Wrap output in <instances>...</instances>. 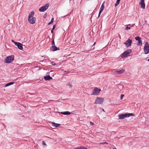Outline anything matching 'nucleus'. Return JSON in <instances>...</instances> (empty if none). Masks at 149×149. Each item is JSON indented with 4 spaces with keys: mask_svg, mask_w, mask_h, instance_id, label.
Listing matches in <instances>:
<instances>
[{
    "mask_svg": "<svg viewBox=\"0 0 149 149\" xmlns=\"http://www.w3.org/2000/svg\"><path fill=\"white\" fill-rule=\"evenodd\" d=\"M14 56L13 55L8 56L5 59V62L6 63H10L14 60Z\"/></svg>",
    "mask_w": 149,
    "mask_h": 149,
    "instance_id": "2",
    "label": "nucleus"
},
{
    "mask_svg": "<svg viewBox=\"0 0 149 149\" xmlns=\"http://www.w3.org/2000/svg\"><path fill=\"white\" fill-rule=\"evenodd\" d=\"M144 47L149 48V45L148 42H146L145 45Z\"/></svg>",
    "mask_w": 149,
    "mask_h": 149,
    "instance_id": "22",
    "label": "nucleus"
},
{
    "mask_svg": "<svg viewBox=\"0 0 149 149\" xmlns=\"http://www.w3.org/2000/svg\"><path fill=\"white\" fill-rule=\"evenodd\" d=\"M55 45V43L54 40H53L52 43V46Z\"/></svg>",
    "mask_w": 149,
    "mask_h": 149,
    "instance_id": "29",
    "label": "nucleus"
},
{
    "mask_svg": "<svg viewBox=\"0 0 149 149\" xmlns=\"http://www.w3.org/2000/svg\"><path fill=\"white\" fill-rule=\"evenodd\" d=\"M125 71V70L123 69L119 70H114L112 71V73L115 74H121L123 73Z\"/></svg>",
    "mask_w": 149,
    "mask_h": 149,
    "instance_id": "8",
    "label": "nucleus"
},
{
    "mask_svg": "<svg viewBox=\"0 0 149 149\" xmlns=\"http://www.w3.org/2000/svg\"><path fill=\"white\" fill-rule=\"evenodd\" d=\"M49 6V4L47 3L45 4L39 9V11L40 12H44L48 9Z\"/></svg>",
    "mask_w": 149,
    "mask_h": 149,
    "instance_id": "5",
    "label": "nucleus"
},
{
    "mask_svg": "<svg viewBox=\"0 0 149 149\" xmlns=\"http://www.w3.org/2000/svg\"><path fill=\"white\" fill-rule=\"evenodd\" d=\"M103 111H104V110L103 109Z\"/></svg>",
    "mask_w": 149,
    "mask_h": 149,
    "instance_id": "38",
    "label": "nucleus"
},
{
    "mask_svg": "<svg viewBox=\"0 0 149 149\" xmlns=\"http://www.w3.org/2000/svg\"><path fill=\"white\" fill-rule=\"evenodd\" d=\"M132 42V40L130 39H129L126 41L125 43H124V44L127 47H128L131 45Z\"/></svg>",
    "mask_w": 149,
    "mask_h": 149,
    "instance_id": "9",
    "label": "nucleus"
},
{
    "mask_svg": "<svg viewBox=\"0 0 149 149\" xmlns=\"http://www.w3.org/2000/svg\"><path fill=\"white\" fill-rule=\"evenodd\" d=\"M144 51L145 53L146 54H148L149 52V48L144 47Z\"/></svg>",
    "mask_w": 149,
    "mask_h": 149,
    "instance_id": "17",
    "label": "nucleus"
},
{
    "mask_svg": "<svg viewBox=\"0 0 149 149\" xmlns=\"http://www.w3.org/2000/svg\"><path fill=\"white\" fill-rule=\"evenodd\" d=\"M101 91L100 89L98 88L97 87H95L92 93V95H97Z\"/></svg>",
    "mask_w": 149,
    "mask_h": 149,
    "instance_id": "6",
    "label": "nucleus"
},
{
    "mask_svg": "<svg viewBox=\"0 0 149 149\" xmlns=\"http://www.w3.org/2000/svg\"><path fill=\"white\" fill-rule=\"evenodd\" d=\"M14 83L13 82H10L9 83H8L6 84V85L5 86V87H6L10 85L13 84Z\"/></svg>",
    "mask_w": 149,
    "mask_h": 149,
    "instance_id": "20",
    "label": "nucleus"
},
{
    "mask_svg": "<svg viewBox=\"0 0 149 149\" xmlns=\"http://www.w3.org/2000/svg\"><path fill=\"white\" fill-rule=\"evenodd\" d=\"M56 27V25H54L53 26V30H54Z\"/></svg>",
    "mask_w": 149,
    "mask_h": 149,
    "instance_id": "33",
    "label": "nucleus"
},
{
    "mask_svg": "<svg viewBox=\"0 0 149 149\" xmlns=\"http://www.w3.org/2000/svg\"><path fill=\"white\" fill-rule=\"evenodd\" d=\"M96 42H94V44H93V46L94 45H95V44H96Z\"/></svg>",
    "mask_w": 149,
    "mask_h": 149,
    "instance_id": "36",
    "label": "nucleus"
},
{
    "mask_svg": "<svg viewBox=\"0 0 149 149\" xmlns=\"http://www.w3.org/2000/svg\"><path fill=\"white\" fill-rule=\"evenodd\" d=\"M90 123L91 125H93L94 124L91 121H90Z\"/></svg>",
    "mask_w": 149,
    "mask_h": 149,
    "instance_id": "32",
    "label": "nucleus"
},
{
    "mask_svg": "<svg viewBox=\"0 0 149 149\" xmlns=\"http://www.w3.org/2000/svg\"><path fill=\"white\" fill-rule=\"evenodd\" d=\"M132 52V50L130 49H128L123 53L122 54V57L123 58L126 57L128 56Z\"/></svg>",
    "mask_w": 149,
    "mask_h": 149,
    "instance_id": "4",
    "label": "nucleus"
},
{
    "mask_svg": "<svg viewBox=\"0 0 149 149\" xmlns=\"http://www.w3.org/2000/svg\"><path fill=\"white\" fill-rule=\"evenodd\" d=\"M124 96V95L122 94L121 95L120 97V99L121 100H122L123 99V97Z\"/></svg>",
    "mask_w": 149,
    "mask_h": 149,
    "instance_id": "25",
    "label": "nucleus"
},
{
    "mask_svg": "<svg viewBox=\"0 0 149 149\" xmlns=\"http://www.w3.org/2000/svg\"><path fill=\"white\" fill-rule=\"evenodd\" d=\"M53 29H52V30H51V33H53Z\"/></svg>",
    "mask_w": 149,
    "mask_h": 149,
    "instance_id": "35",
    "label": "nucleus"
},
{
    "mask_svg": "<svg viewBox=\"0 0 149 149\" xmlns=\"http://www.w3.org/2000/svg\"><path fill=\"white\" fill-rule=\"evenodd\" d=\"M135 39L138 41L139 44H142V41L141 40V38L140 37H136L135 38Z\"/></svg>",
    "mask_w": 149,
    "mask_h": 149,
    "instance_id": "14",
    "label": "nucleus"
},
{
    "mask_svg": "<svg viewBox=\"0 0 149 149\" xmlns=\"http://www.w3.org/2000/svg\"><path fill=\"white\" fill-rule=\"evenodd\" d=\"M104 100V98L98 97L97 98L95 102V104H102Z\"/></svg>",
    "mask_w": 149,
    "mask_h": 149,
    "instance_id": "3",
    "label": "nucleus"
},
{
    "mask_svg": "<svg viewBox=\"0 0 149 149\" xmlns=\"http://www.w3.org/2000/svg\"><path fill=\"white\" fill-rule=\"evenodd\" d=\"M11 41L12 42L14 43L15 44V42H15L13 40H12Z\"/></svg>",
    "mask_w": 149,
    "mask_h": 149,
    "instance_id": "34",
    "label": "nucleus"
},
{
    "mask_svg": "<svg viewBox=\"0 0 149 149\" xmlns=\"http://www.w3.org/2000/svg\"><path fill=\"white\" fill-rule=\"evenodd\" d=\"M148 61H149V58L148 59Z\"/></svg>",
    "mask_w": 149,
    "mask_h": 149,
    "instance_id": "39",
    "label": "nucleus"
},
{
    "mask_svg": "<svg viewBox=\"0 0 149 149\" xmlns=\"http://www.w3.org/2000/svg\"><path fill=\"white\" fill-rule=\"evenodd\" d=\"M44 78L46 80H49L52 79V77L49 75H47L44 77Z\"/></svg>",
    "mask_w": 149,
    "mask_h": 149,
    "instance_id": "15",
    "label": "nucleus"
},
{
    "mask_svg": "<svg viewBox=\"0 0 149 149\" xmlns=\"http://www.w3.org/2000/svg\"><path fill=\"white\" fill-rule=\"evenodd\" d=\"M15 45L20 50L23 49V48L22 47V45L21 43L19 42H15Z\"/></svg>",
    "mask_w": 149,
    "mask_h": 149,
    "instance_id": "10",
    "label": "nucleus"
},
{
    "mask_svg": "<svg viewBox=\"0 0 149 149\" xmlns=\"http://www.w3.org/2000/svg\"><path fill=\"white\" fill-rule=\"evenodd\" d=\"M120 0H117L116 3L115 5V7L117 6L119 3Z\"/></svg>",
    "mask_w": 149,
    "mask_h": 149,
    "instance_id": "21",
    "label": "nucleus"
},
{
    "mask_svg": "<svg viewBox=\"0 0 149 149\" xmlns=\"http://www.w3.org/2000/svg\"><path fill=\"white\" fill-rule=\"evenodd\" d=\"M61 113L65 115H68L71 114V113L68 111L61 112Z\"/></svg>",
    "mask_w": 149,
    "mask_h": 149,
    "instance_id": "18",
    "label": "nucleus"
},
{
    "mask_svg": "<svg viewBox=\"0 0 149 149\" xmlns=\"http://www.w3.org/2000/svg\"><path fill=\"white\" fill-rule=\"evenodd\" d=\"M68 85L69 86V87L70 88H71L72 86V85L70 84H68Z\"/></svg>",
    "mask_w": 149,
    "mask_h": 149,
    "instance_id": "30",
    "label": "nucleus"
},
{
    "mask_svg": "<svg viewBox=\"0 0 149 149\" xmlns=\"http://www.w3.org/2000/svg\"><path fill=\"white\" fill-rule=\"evenodd\" d=\"M104 3H105V2H104L103 3V4H102V5L101 6V8H100V12H99V15H98V17H100L101 14V13H102V12L103 10L104 9Z\"/></svg>",
    "mask_w": 149,
    "mask_h": 149,
    "instance_id": "11",
    "label": "nucleus"
},
{
    "mask_svg": "<svg viewBox=\"0 0 149 149\" xmlns=\"http://www.w3.org/2000/svg\"><path fill=\"white\" fill-rule=\"evenodd\" d=\"M34 12L33 11H32L30 12L28 16V18H29L30 17H33V16L34 15Z\"/></svg>",
    "mask_w": 149,
    "mask_h": 149,
    "instance_id": "16",
    "label": "nucleus"
},
{
    "mask_svg": "<svg viewBox=\"0 0 149 149\" xmlns=\"http://www.w3.org/2000/svg\"><path fill=\"white\" fill-rule=\"evenodd\" d=\"M130 29V27L127 26V27H126L125 28V30H127Z\"/></svg>",
    "mask_w": 149,
    "mask_h": 149,
    "instance_id": "26",
    "label": "nucleus"
},
{
    "mask_svg": "<svg viewBox=\"0 0 149 149\" xmlns=\"http://www.w3.org/2000/svg\"><path fill=\"white\" fill-rule=\"evenodd\" d=\"M60 124H59L56 123H52V125L56 127H58L60 126Z\"/></svg>",
    "mask_w": 149,
    "mask_h": 149,
    "instance_id": "19",
    "label": "nucleus"
},
{
    "mask_svg": "<svg viewBox=\"0 0 149 149\" xmlns=\"http://www.w3.org/2000/svg\"><path fill=\"white\" fill-rule=\"evenodd\" d=\"M112 149H117L116 148H113Z\"/></svg>",
    "mask_w": 149,
    "mask_h": 149,
    "instance_id": "37",
    "label": "nucleus"
},
{
    "mask_svg": "<svg viewBox=\"0 0 149 149\" xmlns=\"http://www.w3.org/2000/svg\"><path fill=\"white\" fill-rule=\"evenodd\" d=\"M28 21L31 24H34L36 23V18L34 17H30L28 18Z\"/></svg>",
    "mask_w": 149,
    "mask_h": 149,
    "instance_id": "7",
    "label": "nucleus"
},
{
    "mask_svg": "<svg viewBox=\"0 0 149 149\" xmlns=\"http://www.w3.org/2000/svg\"><path fill=\"white\" fill-rule=\"evenodd\" d=\"M87 149V148H79V147H77L76 148H75V149Z\"/></svg>",
    "mask_w": 149,
    "mask_h": 149,
    "instance_id": "24",
    "label": "nucleus"
},
{
    "mask_svg": "<svg viewBox=\"0 0 149 149\" xmlns=\"http://www.w3.org/2000/svg\"><path fill=\"white\" fill-rule=\"evenodd\" d=\"M141 2L140 4L141 6V8L143 9H145V4L144 2V0H140Z\"/></svg>",
    "mask_w": 149,
    "mask_h": 149,
    "instance_id": "13",
    "label": "nucleus"
},
{
    "mask_svg": "<svg viewBox=\"0 0 149 149\" xmlns=\"http://www.w3.org/2000/svg\"><path fill=\"white\" fill-rule=\"evenodd\" d=\"M59 49H60V48L59 47H56L55 45L52 46L50 48V50L53 51H55Z\"/></svg>",
    "mask_w": 149,
    "mask_h": 149,
    "instance_id": "12",
    "label": "nucleus"
},
{
    "mask_svg": "<svg viewBox=\"0 0 149 149\" xmlns=\"http://www.w3.org/2000/svg\"><path fill=\"white\" fill-rule=\"evenodd\" d=\"M100 144H108V143L107 142H103V143H100Z\"/></svg>",
    "mask_w": 149,
    "mask_h": 149,
    "instance_id": "27",
    "label": "nucleus"
},
{
    "mask_svg": "<svg viewBox=\"0 0 149 149\" xmlns=\"http://www.w3.org/2000/svg\"><path fill=\"white\" fill-rule=\"evenodd\" d=\"M51 63H52V65H56V63L54 62H52Z\"/></svg>",
    "mask_w": 149,
    "mask_h": 149,
    "instance_id": "31",
    "label": "nucleus"
},
{
    "mask_svg": "<svg viewBox=\"0 0 149 149\" xmlns=\"http://www.w3.org/2000/svg\"><path fill=\"white\" fill-rule=\"evenodd\" d=\"M42 144L43 145H46V144L45 143V142L44 141H42Z\"/></svg>",
    "mask_w": 149,
    "mask_h": 149,
    "instance_id": "28",
    "label": "nucleus"
},
{
    "mask_svg": "<svg viewBox=\"0 0 149 149\" xmlns=\"http://www.w3.org/2000/svg\"><path fill=\"white\" fill-rule=\"evenodd\" d=\"M54 18H52V19H51V21L50 22H49V23H48V25H50V24H52V23H53V22L54 21Z\"/></svg>",
    "mask_w": 149,
    "mask_h": 149,
    "instance_id": "23",
    "label": "nucleus"
},
{
    "mask_svg": "<svg viewBox=\"0 0 149 149\" xmlns=\"http://www.w3.org/2000/svg\"><path fill=\"white\" fill-rule=\"evenodd\" d=\"M134 114L132 113H129L128 114H121L118 116L119 118L120 119H123L125 118L130 117V116H133Z\"/></svg>",
    "mask_w": 149,
    "mask_h": 149,
    "instance_id": "1",
    "label": "nucleus"
}]
</instances>
